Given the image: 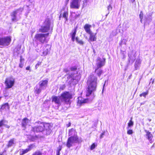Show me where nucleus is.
<instances>
[{
    "label": "nucleus",
    "instance_id": "nucleus-43",
    "mask_svg": "<svg viewBox=\"0 0 155 155\" xmlns=\"http://www.w3.org/2000/svg\"><path fill=\"white\" fill-rule=\"evenodd\" d=\"M105 132L104 131L102 133H101V135L100 136V138H102L104 136L105 134Z\"/></svg>",
    "mask_w": 155,
    "mask_h": 155
},
{
    "label": "nucleus",
    "instance_id": "nucleus-25",
    "mask_svg": "<svg viewBox=\"0 0 155 155\" xmlns=\"http://www.w3.org/2000/svg\"><path fill=\"white\" fill-rule=\"evenodd\" d=\"M15 139L12 138L8 142V143L6 145L8 148L11 147L14 144Z\"/></svg>",
    "mask_w": 155,
    "mask_h": 155
},
{
    "label": "nucleus",
    "instance_id": "nucleus-51",
    "mask_svg": "<svg viewBox=\"0 0 155 155\" xmlns=\"http://www.w3.org/2000/svg\"><path fill=\"white\" fill-rule=\"evenodd\" d=\"M60 152L57 151V154L56 155H60Z\"/></svg>",
    "mask_w": 155,
    "mask_h": 155
},
{
    "label": "nucleus",
    "instance_id": "nucleus-27",
    "mask_svg": "<svg viewBox=\"0 0 155 155\" xmlns=\"http://www.w3.org/2000/svg\"><path fill=\"white\" fill-rule=\"evenodd\" d=\"M134 125V122L132 121V118L131 117L130 118V120H129V122L127 124V128H128L131 127L133 126Z\"/></svg>",
    "mask_w": 155,
    "mask_h": 155
},
{
    "label": "nucleus",
    "instance_id": "nucleus-12",
    "mask_svg": "<svg viewBox=\"0 0 155 155\" xmlns=\"http://www.w3.org/2000/svg\"><path fill=\"white\" fill-rule=\"evenodd\" d=\"M78 99L77 104L80 106L84 104L88 103L89 101V98H83L81 97H79Z\"/></svg>",
    "mask_w": 155,
    "mask_h": 155
},
{
    "label": "nucleus",
    "instance_id": "nucleus-54",
    "mask_svg": "<svg viewBox=\"0 0 155 155\" xmlns=\"http://www.w3.org/2000/svg\"><path fill=\"white\" fill-rule=\"evenodd\" d=\"M0 155H3L2 154H0Z\"/></svg>",
    "mask_w": 155,
    "mask_h": 155
},
{
    "label": "nucleus",
    "instance_id": "nucleus-11",
    "mask_svg": "<svg viewBox=\"0 0 155 155\" xmlns=\"http://www.w3.org/2000/svg\"><path fill=\"white\" fill-rule=\"evenodd\" d=\"M79 1V0H72L70 5V8L73 9H78L80 6Z\"/></svg>",
    "mask_w": 155,
    "mask_h": 155
},
{
    "label": "nucleus",
    "instance_id": "nucleus-14",
    "mask_svg": "<svg viewBox=\"0 0 155 155\" xmlns=\"http://www.w3.org/2000/svg\"><path fill=\"white\" fill-rule=\"evenodd\" d=\"M10 109V106L8 103L3 104L1 105L0 107V111H6Z\"/></svg>",
    "mask_w": 155,
    "mask_h": 155
},
{
    "label": "nucleus",
    "instance_id": "nucleus-7",
    "mask_svg": "<svg viewBox=\"0 0 155 155\" xmlns=\"http://www.w3.org/2000/svg\"><path fill=\"white\" fill-rule=\"evenodd\" d=\"M62 99L65 102L68 103L69 102L70 99L72 98V94L68 91H65L61 95Z\"/></svg>",
    "mask_w": 155,
    "mask_h": 155
},
{
    "label": "nucleus",
    "instance_id": "nucleus-24",
    "mask_svg": "<svg viewBox=\"0 0 155 155\" xmlns=\"http://www.w3.org/2000/svg\"><path fill=\"white\" fill-rule=\"evenodd\" d=\"M48 80H42L40 82L39 86L40 87L46 86L48 84Z\"/></svg>",
    "mask_w": 155,
    "mask_h": 155
},
{
    "label": "nucleus",
    "instance_id": "nucleus-15",
    "mask_svg": "<svg viewBox=\"0 0 155 155\" xmlns=\"http://www.w3.org/2000/svg\"><path fill=\"white\" fill-rule=\"evenodd\" d=\"M3 39L4 46L9 45L12 41V38L10 36L3 37Z\"/></svg>",
    "mask_w": 155,
    "mask_h": 155
},
{
    "label": "nucleus",
    "instance_id": "nucleus-44",
    "mask_svg": "<svg viewBox=\"0 0 155 155\" xmlns=\"http://www.w3.org/2000/svg\"><path fill=\"white\" fill-rule=\"evenodd\" d=\"M136 0H128L130 4H132L135 2Z\"/></svg>",
    "mask_w": 155,
    "mask_h": 155
},
{
    "label": "nucleus",
    "instance_id": "nucleus-56",
    "mask_svg": "<svg viewBox=\"0 0 155 155\" xmlns=\"http://www.w3.org/2000/svg\"><path fill=\"white\" fill-rule=\"evenodd\" d=\"M150 121H151V120L150 119H149Z\"/></svg>",
    "mask_w": 155,
    "mask_h": 155
},
{
    "label": "nucleus",
    "instance_id": "nucleus-55",
    "mask_svg": "<svg viewBox=\"0 0 155 155\" xmlns=\"http://www.w3.org/2000/svg\"><path fill=\"white\" fill-rule=\"evenodd\" d=\"M150 121H151V120L150 119H149Z\"/></svg>",
    "mask_w": 155,
    "mask_h": 155
},
{
    "label": "nucleus",
    "instance_id": "nucleus-2",
    "mask_svg": "<svg viewBox=\"0 0 155 155\" xmlns=\"http://www.w3.org/2000/svg\"><path fill=\"white\" fill-rule=\"evenodd\" d=\"M68 135L71 137L68 138L66 143V146L68 148L72 146L73 143H79L82 142V140L78 137L77 132L74 129L72 128L69 130Z\"/></svg>",
    "mask_w": 155,
    "mask_h": 155
},
{
    "label": "nucleus",
    "instance_id": "nucleus-9",
    "mask_svg": "<svg viewBox=\"0 0 155 155\" xmlns=\"http://www.w3.org/2000/svg\"><path fill=\"white\" fill-rule=\"evenodd\" d=\"M96 61L97 62L96 64L97 68L95 69V72H96V71L98 69L101 68L104 65L105 63V58H103L101 59L100 58H98L97 59Z\"/></svg>",
    "mask_w": 155,
    "mask_h": 155
},
{
    "label": "nucleus",
    "instance_id": "nucleus-26",
    "mask_svg": "<svg viewBox=\"0 0 155 155\" xmlns=\"http://www.w3.org/2000/svg\"><path fill=\"white\" fill-rule=\"evenodd\" d=\"M68 11H64L62 14V17L64 18L65 22L68 21Z\"/></svg>",
    "mask_w": 155,
    "mask_h": 155
},
{
    "label": "nucleus",
    "instance_id": "nucleus-42",
    "mask_svg": "<svg viewBox=\"0 0 155 155\" xmlns=\"http://www.w3.org/2000/svg\"><path fill=\"white\" fill-rule=\"evenodd\" d=\"M63 71L65 73H67L69 71V70L67 68H64Z\"/></svg>",
    "mask_w": 155,
    "mask_h": 155
},
{
    "label": "nucleus",
    "instance_id": "nucleus-13",
    "mask_svg": "<svg viewBox=\"0 0 155 155\" xmlns=\"http://www.w3.org/2000/svg\"><path fill=\"white\" fill-rule=\"evenodd\" d=\"M43 125L44 126V131L45 130H46L47 131V134H50L51 131V126L50 124L48 123H43Z\"/></svg>",
    "mask_w": 155,
    "mask_h": 155
},
{
    "label": "nucleus",
    "instance_id": "nucleus-20",
    "mask_svg": "<svg viewBox=\"0 0 155 155\" xmlns=\"http://www.w3.org/2000/svg\"><path fill=\"white\" fill-rule=\"evenodd\" d=\"M50 50V48L49 47V45H48L46 46H45L43 49V51L42 52L44 56L47 55L49 52Z\"/></svg>",
    "mask_w": 155,
    "mask_h": 155
},
{
    "label": "nucleus",
    "instance_id": "nucleus-29",
    "mask_svg": "<svg viewBox=\"0 0 155 155\" xmlns=\"http://www.w3.org/2000/svg\"><path fill=\"white\" fill-rule=\"evenodd\" d=\"M28 152V150L27 149H26L25 150H22L21 152H20V155H23V154H25L27 153Z\"/></svg>",
    "mask_w": 155,
    "mask_h": 155
},
{
    "label": "nucleus",
    "instance_id": "nucleus-48",
    "mask_svg": "<svg viewBox=\"0 0 155 155\" xmlns=\"http://www.w3.org/2000/svg\"><path fill=\"white\" fill-rule=\"evenodd\" d=\"M71 125V122H69L68 123V124H67L66 125V126H67V127H70Z\"/></svg>",
    "mask_w": 155,
    "mask_h": 155
},
{
    "label": "nucleus",
    "instance_id": "nucleus-6",
    "mask_svg": "<svg viewBox=\"0 0 155 155\" xmlns=\"http://www.w3.org/2000/svg\"><path fill=\"white\" fill-rule=\"evenodd\" d=\"M43 127V123H40L38 125L32 127L31 132L34 133L42 132L44 131Z\"/></svg>",
    "mask_w": 155,
    "mask_h": 155
},
{
    "label": "nucleus",
    "instance_id": "nucleus-39",
    "mask_svg": "<svg viewBox=\"0 0 155 155\" xmlns=\"http://www.w3.org/2000/svg\"><path fill=\"white\" fill-rule=\"evenodd\" d=\"M127 133L128 134H132L133 133V130H127Z\"/></svg>",
    "mask_w": 155,
    "mask_h": 155
},
{
    "label": "nucleus",
    "instance_id": "nucleus-47",
    "mask_svg": "<svg viewBox=\"0 0 155 155\" xmlns=\"http://www.w3.org/2000/svg\"><path fill=\"white\" fill-rule=\"evenodd\" d=\"M26 70H29V71H30L31 70H30V66H27L26 68Z\"/></svg>",
    "mask_w": 155,
    "mask_h": 155
},
{
    "label": "nucleus",
    "instance_id": "nucleus-3",
    "mask_svg": "<svg viewBox=\"0 0 155 155\" xmlns=\"http://www.w3.org/2000/svg\"><path fill=\"white\" fill-rule=\"evenodd\" d=\"M53 27L51 26V20L49 18H47L43 23L42 25L39 29V31L42 33H46L52 31Z\"/></svg>",
    "mask_w": 155,
    "mask_h": 155
},
{
    "label": "nucleus",
    "instance_id": "nucleus-53",
    "mask_svg": "<svg viewBox=\"0 0 155 155\" xmlns=\"http://www.w3.org/2000/svg\"><path fill=\"white\" fill-rule=\"evenodd\" d=\"M94 53H95V51L94 50Z\"/></svg>",
    "mask_w": 155,
    "mask_h": 155
},
{
    "label": "nucleus",
    "instance_id": "nucleus-23",
    "mask_svg": "<svg viewBox=\"0 0 155 155\" xmlns=\"http://www.w3.org/2000/svg\"><path fill=\"white\" fill-rule=\"evenodd\" d=\"M91 27V25L88 24H86L84 25V28L85 31L87 33L89 34L92 32L90 29Z\"/></svg>",
    "mask_w": 155,
    "mask_h": 155
},
{
    "label": "nucleus",
    "instance_id": "nucleus-16",
    "mask_svg": "<svg viewBox=\"0 0 155 155\" xmlns=\"http://www.w3.org/2000/svg\"><path fill=\"white\" fill-rule=\"evenodd\" d=\"M52 101L56 104L60 105L62 100L61 99V97L54 96L52 97Z\"/></svg>",
    "mask_w": 155,
    "mask_h": 155
},
{
    "label": "nucleus",
    "instance_id": "nucleus-8",
    "mask_svg": "<svg viewBox=\"0 0 155 155\" xmlns=\"http://www.w3.org/2000/svg\"><path fill=\"white\" fill-rule=\"evenodd\" d=\"M15 80L12 76L8 77L5 79V83L7 88H11L14 85Z\"/></svg>",
    "mask_w": 155,
    "mask_h": 155
},
{
    "label": "nucleus",
    "instance_id": "nucleus-41",
    "mask_svg": "<svg viewBox=\"0 0 155 155\" xmlns=\"http://www.w3.org/2000/svg\"><path fill=\"white\" fill-rule=\"evenodd\" d=\"M24 66L23 63L22 62H20V63L19 64V67L21 68H22Z\"/></svg>",
    "mask_w": 155,
    "mask_h": 155
},
{
    "label": "nucleus",
    "instance_id": "nucleus-18",
    "mask_svg": "<svg viewBox=\"0 0 155 155\" xmlns=\"http://www.w3.org/2000/svg\"><path fill=\"white\" fill-rule=\"evenodd\" d=\"M30 121V120L27 117L24 118L22 120L21 123V126L25 128L27 125L29 123Z\"/></svg>",
    "mask_w": 155,
    "mask_h": 155
},
{
    "label": "nucleus",
    "instance_id": "nucleus-37",
    "mask_svg": "<svg viewBox=\"0 0 155 155\" xmlns=\"http://www.w3.org/2000/svg\"><path fill=\"white\" fill-rule=\"evenodd\" d=\"M102 72V70H99L97 74L99 77H100L101 75Z\"/></svg>",
    "mask_w": 155,
    "mask_h": 155
},
{
    "label": "nucleus",
    "instance_id": "nucleus-52",
    "mask_svg": "<svg viewBox=\"0 0 155 155\" xmlns=\"http://www.w3.org/2000/svg\"><path fill=\"white\" fill-rule=\"evenodd\" d=\"M62 17V15L61 14H60V15H59V20H60L61 18Z\"/></svg>",
    "mask_w": 155,
    "mask_h": 155
},
{
    "label": "nucleus",
    "instance_id": "nucleus-28",
    "mask_svg": "<svg viewBox=\"0 0 155 155\" xmlns=\"http://www.w3.org/2000/svg\"><path fill=\"white\" fill-rule=\"evenodd\" d=\"M148 91L147 90L146 91L143 92L142 93L140 94V97H142V96H143L144 97H146V96L148 94Z\"/></svg>",
    "mask_w": 155,
    "mask_h": 155
},
{
    "label": "nucleus",
    "instance_id": "nucleus-22",
    "mask_svg": "<svg viewBox=\"0 0 155 155\" xmlns=\"http://www.w3.org/2000/svg\"><path fill=\"white\" fill-rule=\"evenodd\" d=\"M5 122H7L8 121L3 119H2L0 120V127H2L3 126H4L6 128L9 129L10 127V126L5 124Z\"/></svg>",
    "mask_w": 155,
    "mask_h": 155
},
{
    "label": "nucleus",
    "instance_id": "nucleus-35",
    "mask_svg": "<svg viewBox=\"0 0 155 155\" xmlns=\"http://www.w3.org/2000/svg\"><path fill=\"white\" fill-rule=\"evenodd\" d=\"M41 90L40 88H36L35 91V92L36 94H39L41 92Z\"/></svg>",
    "mask_w": 155,
    "mask_h": 155
},
{
    "label": "nucleus",
    "instance_id": "nucleus-30",
    "mask_svg": "<svg viewBox=\"0 0 155 155\" xmlns=\"http://www.w3.org/2000/svg\"><path fill=\"white\" fill-rule=\"evenodd\" d=\"M78 66L75 65L74 66H72L70 68V70L71 71H76L77 70Z\"/></svg>",
    "mask_w": 155,
    "mask_h": 155
},
{
    "label": "nucleus",
    "instance_id": "nucleus-17",
    "mask_svg": "<svg viewBox=\"0 0 155 155\" xmlns=\"http://www.w3.org/2000/svg\"><path fill=\"white\" fill-rule=\"evenodd\" d=\"M90 35V36L89 37V41L90 42L91 41H96L97 40V37L96 36V35L97 34L96 33L95 34L93 33L92 32L88 34Z\"/></svg>",
    "mask_w": 155,
    "mask_h": 155
},
{
    "label": "nucleus",
    "instance_id": "nucleus-38",
    "mask_svg": "<svg viewBox=\"0 0 155 155\" xmlns=\"http://www.w3.org/2000/svg\"><path fill=\"white\" fill-rule=\"evenodd\" d=\"M41 64V62L40 61H38L37 63L36 64L35 66V68L37 69L38 67V66L40 65Z\"/></svg>",
    "mask_w": 155,
    "mask_h": 155
},
{
    "label": "nucleus",
    "instance_id": "nucleus-10",
    "mask_svg": "<svg viewBox=\"0 0 155 155\" xmlns=\"http://www.w3.org/2000/svg\"><path fill=\"white\" fill-rule=\"evenodd\" d=\"M74 74L72 73L69 74L67 77V80L66 81H68L69 85L71 84H75L74 81L76 80V79L74 76Z\"/></svg>",
    "mask_w": 155,
    "mask_h": 155
},
{
    "label": "nucleus",
    "instance_id": "nucleus-45",
    "mask_svg": "<svg viewBox=\"0 0 155 155\" xmlns=\"http://www.w3.org/2000/svg\"><path fill=\"white\" fill-rule=\"evenodd\" d=\"M62 149V146L61 145L59 146L58 150H57V151L60 152Z\"/></svg>",
    "mask_w": 155,
    "mask_h": 155
},
{
    "label": "nucleus",
    "instance_id": "nucleus-34",
    "mask_svg": "<svg viewBox=\"0 0 155 155\" xmlns=\"http://www.w3.org/2000/svg\"><path fill=\"white\" fill-rule=\"evenodd\" d=\"M37 138H38V136L37 135L33 136L31 137L30 139L31 141H34Z\"/></svg>",
    "mask_w": 155,
    "mask_h": 155
},
{
    "label": "nucleus",
    "instance_id": "nucleus-49",
    "mask_svg": "<svg viewBox=\"0 0 155 155\" xmlns=\"http://www.w3.org/2000/svg\"><path fill=\"white\" fill-rule=\"evenodd\" d=\"M138 65L137 64H135V68L136 70H137V69H138Z\"/></svg>",
    "mask_w": 155,
    "mask_h": 155
},
{
    "label": "nucleus",
    "instance_id": "nucleus-21",
    "mask_svg": "<svg viewBox=\"0 0 155 155\" xmlns=\"http://www.w3.org/2000/svg\"><path fill=\"white\" fill-rule=\"evenodd\" d=\"M18 10H17L13 11L11 14V15L12 18L11 19L12 21H17L16 14Z\"/></svg>",
    "mask_w": 155,
    "mask_h": 155
},
{
    "label": "nucleus",
    "instance_id": "nucleus-1",
    "mask_svg": "<svg viewBox=\"0 0 155 155\" xmlns=\"http://www.w3.org/2000/svg\"><path fill=\"white\" fill-rule=\"evenodd\" d=\"M97 78L94 74H91L87 81V88L86 95L89 96L96 90Z\"/></svg>",
    "mask_w": 155,
    "mask_h": 155
},
{
    "label": "nucleus",
    "instance_id": "nucleus-31",
    "mask_svg": "<svg viewBox=\"0 0 155 155\" xmlns=\"http://www.w3.org/2000/svg\"><path fill=\"white\" fill-rule=\"evenodd\" d=\"M97 146V144L96 143H93L91 146L90 149L91 150H93L95 147Z\"/></svg>",
    "mask_w": 155,
    "mask_h": 155
},
{
    "label": "nucleus",
    "instance_id": "nucleus-4",
    "mask_svg": "<svg viewBox=\"0 0 155 155\" xmlns=\"http://www.w3.org/2000/svg\"><path fill=\"white\" fill-rule=\"evenodd\" d=\"M49 35V33L36 34L35 35L34 39L33 40V42L38 41L41 44L47 43L48 42V40L46 38Z\"/></svg>",
    "mask_w": 155,
    "mask_h": 155
},
{
    "label": "nucleus",
    "instance_id": "nucleus-36",
    "mask_svg": "<svg viewBox=\"0 0 155 155\" xmlns=\"http://www.w3.org/2000/svg\"><path fill=\"white\" fill-rule=\"evenodd\" d=\"M3 40V37L0 38V46H4Z\"/></svg>",
    "mask_w": 155,
    "mask_h": 155
},
{
    "label": "nucleus",
    "instance_id": "nucleus-50",
    "mask_svg": "<svg viewBox=\"0 0 155 155\" xmlns=\"http://www.w3.org/2000/svg\"><path fill=\"white\" fill-rule=\"evenodd\" d=\"M24 60V59H22V57L21 56V58L20 59V62H22V61H23Z\"/></svg>",
    "mask_w": 155,
    "mask_h": 155
},
{
    "label": "nucleus",
    "instance_id": "nucleus-33",
    "mask_svg": "<svg viewBox=\"0 0 155 155\" xmlns=\"http://www.w3.org/2000/svg\"><path fill=\"white\" fill-rule=\"evenodd\" d=\"M35 146L34 144H31L28 146V148L27 149L29 151L31 150L33 148V147H35Z\"/></svg>",
    "mask_w": 155,
    "mask_h": 155
},
{
    "label": "nucleus",
    "instance_id": "nucleus-46",
    "mask_svg": "<svg viewBox=\"0 0 155 155\" xmlns=\"http://www.w3.org/2000/svg\"><path fill=\"white\" fill-rule=\"evenodd\" d=\"M112 8V7L110 5H109L108 6L107 9L108 10H111Z\"/></svg>",
    "mask_w": 155,
    "mask_h": 155
},
{
    "label": "nucleus",
    "instance_id": "nucleus-40",
    "mask_svg": "<svg viewBox=\"0 0 155 155\" xmlns=\"http://www.w3.org/2000/svg\"><path fill=\"white\" fill-rule=\"evenodd\" d=\"M139 16L141 20L142 19L143 17V14L142 12H140Z\"/></svg>",
    "mask_w": 155,
    "mask_h": 155
},
{
    "label": "nucleus",
    "instance_id": "nucleus-32",
    "mask_svg": "<svg viewBox=\"0 0 155 155\" xmlns=\"http://www.w3.org/2000/svg\"><path fill=\"white\" fill-rule=\"evenodd\" d=\"M32 155H42V153L40 151H38L34 152Z\"/></svg>",
    "mask_w": 155,
    "mask_h": 155
},
{
    "label": "nucleus",
    "instance_id": "nucleus-5",
    "mask_svg": "<svg viewBox=\"0 0 155 155\" xmlns=\"http://www.w3.org/2000/svg\"><path fill=\"white\" fill-rule=\"evenodd\" d=\"M77 27H75L74 29L72 30L70 35L71 37V40L73 41H74L75 40L77 43L81 45H83L84 44V42L81 40H79L78 37L75 38L76 34Z\"/></svg>",
    "mask_w": 155,
    "mask_h": 155
},
{
    "label": "nucleus",
    "instance_id": "nucleus-19",
    "mask_svg": "<svg viewBox=\"0 0 155 155\" xmlns=\"http://www.w3.org/2000/svg\"><path fill=\"white\" fill-rule=\"evenodd\" d=\"M144 131L146 133V136L148 140L150 142H152V139L153 137V135L149 131L145 130Z\"/></svg>",
    "mask_w": 155,
    "mask_h": 155
}]
</instances>
